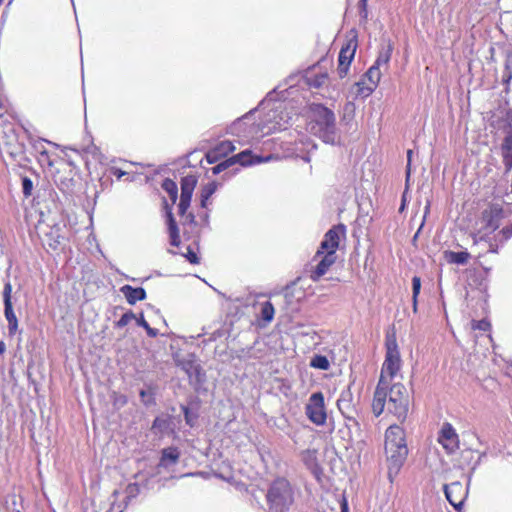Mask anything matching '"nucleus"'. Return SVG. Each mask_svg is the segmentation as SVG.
I'll list each match as a JSON object with an SVG mask.
<instances>
[{"label":"nucleus","mask_w":512,"mask_h":512,"mask_svg":"<svg viewBox=\"0 0 512 512\" xmlns=\"http://www.w3.org/2000/svg\"><path fill=\"white\" fill-rule=\"evenodd\" d=\"M385 344L386 356L372 402V410L377 417L384 411L389 382L397 374L401 366L400 353L395 336L387 335Z\"/></svg>","instance_id":"obj_1"},{"label":"nucleus","mask_w":512,"mask_h":512,"mask_svg":"<svg viewBox=\"0 0 512 512\" xmlns=\"http://www.w3.org/2000/svg\"><path fill=\"white\" fill-rule=\"evenodd\" d=\"M385 453L388 463V477L393 481L408 455L405 432L400 426L391 425L386 430Z\"/></svg>","instance_id":"obj_2"},{"label":"nucleus","mask_w":512,"mask_h":512,"mask_svg":"<svg viewBox=\"0 0 512 512\" xmlns=\"http://www.w3.org/2000/svg\"><path fill=\"white\" fill-rule=\"evenodd\" d=\"M308 129L325 143L335 144L339 140L335 114L322 104L311 105Z\"/></svg>","instance_id":"obj_3"},{"label":"nucleus","mask_w":512,"mask_h":512,"mask_svg":"<svg viewBox=\"0 0 512 512\" xmlns=\"http://www.w3.org/2000/svg\"><path fill=\"white\" fill-rule=\"evenodd\" d=\"M266 498L270 512H287L294 502V492L288 480L278 478L270 485Z\"/></svg>","instance_id":"obj_4"},{"label":"nucleus","mask_w":512,"mask_h":512,"mask_svg":"<svg viewBox=\"0 0 512 512\" xmlns=\"http://www.w3.org/2000/svg\"><path fill=\"white\" fill-rule=\"evenodd\" d=\"M385 406L398 420L404 421L406 419L409 410V396L403 384H389Z\"/></svg>","instance_id":"obj_5"},{"label":"nucleus","mask_w":512,"mask_h":512,"mask_svg":"<svg viewBox=\"0 0 512 512\" xmlns=\"http://www.w3.org/2000/svg\"><path fill=\"white\" fill-rule=\"evenodd\" d=\"M305 414L317 426H322L326 423L327 413L322 392H315L310 395L305 407Z\"/></svg>","instance_id":"obj_6"},{"label":"nucleus","mask_w":512,"mask_h":512,"mask_svg":"<svg viewBox=\"0 0 512 512\" xmlns=\"http://www.w3.org/2000/svg\"><path fill=\"white\" fill-rule=\"evenodd\" d=\"M177 366L187 374L190 384L195 389H198L205 382V372L193 355L177 360Z\"/></svg>","instance_id":"obj_7"},{"label":"nucleus","mask_w":512,"mask_h":512,"mask_svg":"<svg viewBox=\"0 0 512 512\" xmlns=\"http://www.w3.org/2000/svg\"><path fill=\"white\" fill-rule=\"evenodd\" d=\"M288 124L287 114H284L281 104L272 108L261 122V128L264 133H273L275 131L285 130Z\"/></svg>","instance_id":"obj_8"},{"label":"nucleus","mask_w":512,"mask_h":512,"mask_svg":"<svg viewBox=\"0 0 512 512\" xmlns=\"http://www.w3.org/2000/svg\"><path fill=\"white\" fill-rule=\"evenodd\" d=\"M345 232L346 229L343 224H339L329 229L326 232L324 239L322 240L320 247L314 256V259L320 257L322 254H324V252L333 251V254H336L340 239L341 237L345 236Z\"/></svg>","instance_id":"obj_9"},{"label":"nucleus","mask_w":512,"mask_h":512,"mask_svg":"<svg viewBox=\"0 0 512 512\" xmlns=\"http://www.w3.org/2000/svg\"><path fill=\"white\" fill-rule=\"evenodd\" d=\"M444 493L448 502L457 510L461 511L463 503L468 495V489L461 482L455 481L444 485Z\"/></svg>","instance_id":"obj_10"},{"label":"nucleus","mask_w":512,"mask_h":512,"mask_svg":"<svg viewBox=\"0 0 512 512\" xmlns=\"http://www.w3.org/2000/svg\"><path fill=\"white\" fill-rule=\"evenodd\" d=\"M12 285L10 281H7L4 284L3 288V302H4V315L8 322V332L9 335L12 336L16 333L18 329V320L13 310L12 304Z\"/></svg>","instance_id":"obj_11"},{"label":"nucleus","mask_w":512,"mask_h":512,"mask_svg":"<svg viewBox=\"0 0 512 512\" xmlns=\"http://www.w3.org/2000/svg\"><path fill=\"white\" fill-rule=\"evenodd\" d=\"M357 48V41L350 39L347 43L342 46L338 56V68L337 72L340 78H344L349 71L350 64L354 58Z\"/></svg>","instance_id":"obj_12"},{"label":"nucleus","mask_w":512,"mask_h":512,"mask_svg":"<svg viewBox=\"0 0 512 512\" xmlns=\"http://www.w3.org/2000/svg\"><path fill=\"white\" fill-rule=\"evenodd\" d=\"M438 442L448 454H453L459 448V438L455 429L450 423H444L439 435Z\"/></svg>","instance_id":"obj_13"},{"label":"nucleus","mask_w":512,"mask_h":512,"mask_svg":"<svg viewBox=\"0 0 512 512\" xmlns=\"http://www.w3.org/2000/svg\"><path fill=\"white\" fill-rule=\"evenodd\" d=\"M507 117L510 122L500 145V154L506 171H510L512 169V111L507 113Z\"/></svg>","instance_id":"obj_14"},{"label":"nucleus","mask_w":512,"mask_h":512,"mask_svg":"<svg viewBox=\"0 0 512 512\" xmlns=\"http://www.w3.org/2000/svg\"><path fill=\"white\" fill-rule=\"evenodd\" d=\"M381 78V72L378 66L372 65L365 73L362 81L357 83L358 93L363 96H369L377 87Z\"/></svg>","instance_id":"obj_15"},{"label":"nucleus","mask_w":512,"mask_h":512,"mask_svg":"<svg viewBox=\"0 0 512 512\" xmlns=\"http://www.w3.org/2000/svg\"><path fill=\"white\" fill-rule=\"evenodd\" d=\"M337 407L340 413L348 420L358 424L354 418L356 407L350 387L344 389L337 400Z\"/></svg>","instance_id":"obj_16"},{"label":"nucleus","mask_w":512,"mask_h":512,"mask_svg":"<svg viewBox=\"0 0 512 512\" xmlns=\"http://www.w3.org/2000/svg\"><path fill=\"white\" fill-rule=\"evenodd\" d=\"M319 259V262L315 266V268L311 271L310 278L316 282L323 275H325L329 268L336 262V254L331 252H324L320 257H317L315 260Z\"/></svg>","instance_id":"obj_17"},{"label":"nucleus","mask_w":512,"mask_h":512,"mask_svg":"<svg viewBox=\"0 0 512 512\" xmlns=\"http://www.w3.org/2000/svg\"><path fill=\"white\" fill-rule=\"evenodd\" d=\"M235 147L230 141H222L214 149L206 154L209 163L216 162L220 157H226L229 153L234 151Z\"/></svg>","instance_id":"obj_18"},{"label":"nucleus","mask_w":512,"mask_h":512,"mask_svg":"<svg viewBox=\"0 0 512 512\" xmlns=\"http://www.w3.org/2000/svg\"><path fill=\"white\" fill-rule=\"evenodd\" d=\"M120 291L130 305H134L137 301L146 298V291L142 287L135 288L130 285H124L120 288Z\"/></svg>","instance_id":"obj_19"},{"label":"nucleus","mask_w":512,"mask_h":512,"mask_svg":"<svg viewBox=\"0 0 512 512\" xmlns=\"http://www.w3.org/2000/svg\"><path fill=\"white\" fill-rule=\"evenodd\" d=\"M232 164L239 163L242 166L261 163L263 160L258 156H253L250 150H245L237 155L230 157Z\"/></svg>","instance_id":"obj_20"},{"label":"nucleus","mask_w":512,"mask_h":512,"mask_svg":"<svg viewBox=\"0 0 512 512\" xmlns=\"http://www.w3.org/2000/svg\"><path fill=\"white\" fill-rule=\"evenodd\" d=\"M160 466L168 467L169 465L176 464L180 457V452L176 447L164 448L161 453Z\"/></svg>","instance_id":"obj_21"},{"label":"nucleus","mask_w":512,"mask_h":512,"mask_svg":"<svg viewBox=\"0 0 512 512\" xmlns=\"http://www.w3.org/2000/svg\"><path fill=\"white\" fill-rule=\"evenodd\" d=\"M502 216V210L493 208L489 213L484 214V219L486 221V228L491 231H495L500 226V220Z\"/></svg>","instance_id":"obj_22"},{"label":"nucleus","mask_w":512,"mask_h":512,"mask_svg":"<svg viewBox=\"0 0 512 512\" xmlns=\"http://www.w3.org/2000/svg\"><path fill=\"white\" fill-rule=\"evenodd\" d=\"M197 184V179L193 175L185 176L181 179V195L185 198H192L193 191Z\"/></svg>","instance_id":"obj_23"},{"label":"nucleus","mask_w":512,"mask_h":512,"mask_svg":"<svg viewBox=\"0 0 512 512\" xmlns=\"http://www.w3.org/2000/svg\"><path fill=\"white\" fill-rule=\"evenodd\" d=\"M168 218V230L170 235V244L172 246H178L180 244L179 230L176 221L171 211L167 212Z\"/></svg>","instance_id":"obj_24"},{"label":"nucleus","mask_w":512,"mask_h":512,"mask_svg":"<svg viewBox=\"0 0 512 512\" xmlns=\"http://www.w3.org/2000/svg\"><path fill=\"white\" fill-rule=\"evenodd\" d=\"M445 258L448 263L464 265L468 262L470 258V254L466 251L454 252V251H446Z\"/></svg>","instance_id":"obj_25"},{"label":"nucleus","mask_w":512,"mask_h":512,"mask_svg":"<svg viewBox=\"0 0 512 512\" xmlns=\"http://www.w3.org/2000/svg\"><path fill=\"white\" fill-rule=\"evenodd\" d=\"M171 421L168 417H156L152 424V430L158 434H165L170 430Z\"/></svg>","instance_id":"obj_26"},{"label":"nucleus","mask_w":512,"mask_h":512,"mask_svg":"<svg viewBox=\"0 0 512 512\" xmlns=\"http://www.w3.org/2000/svg\"><path fill=\"white\" fill-rule=\"evenodd\" d=\"M392 51H393V46L391 43H388V45L386 47H383L380 50L379 55L374 63V66H378L379 69L381 66H387L390 61Z\"/></svg>","instance_id":"obj_27"},{"label":"nucleus","mask_w":512,"mask_h":512,"mask_svg":"<svg viewBox=\"0 0 512 512\" xmlns=\"http://www.w3.org/2000/svg\"><path fill=\"white\" fill-rule=\"evenodd\" d=\"M162 188L167 192L172 203H175L178 196L177 184L173 180L166 178L162 183Z\"/></svg>","instance_id":"obj_28"},{"label":"nucleus","mask_w":512,"mask_h":512,"mask_svg":"<svg viewBox=\"0 0 512 512\" xmlns=\"http://www.w3.org/2000/svg\"><path fill=\"white\" fill-rule=\"evenodd\" d=\"M310 366L321 370H328L330 367V363L326 356L315 355L311 359Z\"/></svg>","instance_id":"obj_29"},{"label":"nucleus","mask_w":512,"mask_h":512,"mask_svg":"<svg viewBox=\"0 0 512 512\" xmlns=\"http://www.w3.org/2000/svg\"><path fill=\"white\" fill-rule=\"evenodd\" d=\"M217 189V184L215 182H210L205 185L201 191V205L203 207L206 206V201L215 193Z\"/></svg>","instance_id":"obj_30"},{"label":"nucleus","mask_w":512,"mask_h":512,"mask_svg":"<svg viewBox=\"0 0 512 512\" xmlns=\"http://www.w3.org/2000/svg\"><path fill=\"white\" fill-rule=\"evenodd\" d=\"M275 310L271 302L266 301L261 307V318L265 322H271L274 318Z\"/></svg>","instance_id":"obj_31"},{"label":"nucleus","mask_w":512,"mask_h":512,"mask_svg":"<svg viewBox=\"0 0 512 512\" xmlns=\"http://www.w3.org/2000/svg\"><path fill=\"white\" fill-rule=\"evenodd\" d=\"M328 79V75L326 73H321L314 76H307V83L315 88H319L323 86Z\"/></svg>","instance_id":"obj_32"},{"label":"nucleus","mask_w":512,"mask_h":512,"mask_svg":"<svg viewBox=\"0 0 512 512\" xmlns=\"http://www.w3.org/2000/svg\"><path fill=\"white\" fill-rule=\"evenodd\" d=\"M135 321H136L138 326H141V327H143L146 330V332H147L149 337L154 338V337H156L158 335V330L155 329V328L150 327V325L145 320V318L143 317L142 314L140 315L139 318L136 317Z\"/></svg>","instance_id":"obj_33"},{"label":"nucleus","mask_w":512,"mask_h":512,"mask_svg":"<svg viewBox=\"0 0 512 512\" xmlns=\"http://www.w3.org/2000/svg\"><path fill=\"white\" fill-rule=\"evenodd\" d=\"M136 316L132 311H128L124 313L121 318L115 322V327L117 328H123L127 326L132 320H135Z\"/></svg>","instance_id":"obj_34"},{"label":"nucleus","mask_w":512,"mask_h":512,"mask_svg":"<svg viewBox=\"0 0 512 512\" xmlns=\"http://www.w3.org/2000/svg\"><path fill=\"white\" fill-rule=\"evenodd\" d=\"M127 502L137 497L140 493V486L137 483H130L125 489Z\"/></svg>","instance_id":"obj_35"},{"label":"nucleus","mask_w":512,"mask_h":512,"mask_svg":"<svg viewBox=\"0 0 512 512\" xmlns=\"http://www.w3.org/2000/svg\"><path fill=\"white\" fill-rule=\"evenodd\" d=\"M511 80H512V71H511L510 66L508 64H506L504 71H503V75H502V83L506 86L505 87L506 93L509 92V84H510Z\"/></svg>","instance_id":"obj_36"},{"label":"nucleus","mask_w":512,"mask_h":512,"mask_svg":"<svg viewBox=\"0 0 512 512\" xmlns=\"http://www.w3.org/2000/svg\"><path fill=\"white\" fill-rule=\"evenodd\" d=\"M32 190H33L32 180L28 177H23L22 178V192H23L24 196L25 197L31 196Z\"/></svg>","instance_id":"obj_37"},{"label":"nucleus","mask_w":512,"mask_h":512,"mask_svg":"<svg viewBox=\"0 0 512 512\" xmlns=\"http://www.w3.org/2000/svg\"><path fill=\"white\" fill-rule=\"evenodd\" d=\"M10 498L13 511L22 512L24 509L22 505V498L20 496L18 497L15 493L11 494Z\"/></svg>","instance_id":"obj_38"},{"label":"nucleus","mask_w":512,"mask_h":512,"mask_svg":"<svg viewBox=\"0 0 512 512\" xmlns=\"http://www.w3.org/2000/svg\"><path fill=\"white\" fill-rule=\"evenodd\" d=\"M191 198H185L180 196V202L178 205V213L180 216H184L187 212L188 208L190 207Z\"/></svg>","instance_id":"obj_39"},{"label":"nucleus","mask_w":512,"mask_h":512,"mask_svg":"<svg viewBox=\"0 0 512 512\" xmlns=\"http://www.w3.org/2000/svg\"><path fill=\"white\" fill-rule=\"evenodd\" d=\"M421 290V279L418 276L412 278V299L418 298Z\"/></svg>","instance_id":"obj_40"},{"label":"nucleus","mask_w":512,"mask_h":512,"mask_svg":"<svg viewBox=\"0 0 512 512\" xmlns=\"http://www.w3.org/2000/svg\"><path fill=\"white\" fill-rule=\"evenodd\" d=\"M231 165H232V161H231V159H230V158H229V159H226V160H224V161L220 162L219 164H217L216 166H214V167L212 168V172H213V174H215V175H216V174H219L220 172H222L223 170L227 169V168H228L229 166H231Z\"/></svg>","instance_id":"obj_41"},{"label":"nucleus","mask_w":512,"mask_h":512,"mask_svg":"<svg viewBox=\"0 0 512 512\" xmlns=\"http://www.w3.org/2000/svg\"><path fill=\"white\" fill-rule=\"evenodd\" d=\"M472 328L481 331H487L490 329V323L486 320L474 321Z\"/></svg>","instance_id":"obj_42"},{"label":"nucleus","mask_w":512,"mask_h":512,"mask_svg":"<svg viewBox=\"0 0 512 512\" xmlns=\"http://www.w3.org/2000/svg\"><path fill=\"white\" fill-rule=\"evenodd\" d=\"M499 234L502 235L501 242L507 241L512 236V224L510 226L504 227Z\"/></svg>","instance_id":"obj_43"},{"label":"nucleus","mask_w":512,"mask_h":512,"mask_svg":"<svg viewBox=\"0 0 512 512\" xmlns=\"http://www.w3.org/2000/svg\"><path fill=\"white\" fill-rule=\"evenodd\" d=\"M185 257L188 259V261L192 264H197L199 263V259L196 255L195 252H193L190 248H188V252L187 254L185 255Z\"/></svg>","instance_id":"obj_44"},{"label":"nucleus","mask_w":512,"mask_h":512,"mask_svg":"<svg viewBox=\"0 0 512 512\" xmlns=\"http://www.w3.org/2000/svg\"><path fill=\"white\" fill-rule=\"evenodd\" d=\"M412 154H413L412 150H408L407 151V166H406V178H407V180L409 179L410 173H411Z\"/></svg>","instance_id":"obj_45"},{"label":"nucleus","mask_w":512,"mask_h":512,"mask_svg":"<svg viewBox=\"0 0 512 512\" xmlns=\"http://www.w3.org/2000/svg\"><path fill=\"white\" fill-rule=\"evenodd\" d=\"M111 171L112 174L117 177V179H121L124 175H126V172L119 168H112Z\"/></svg>","instance_id":"obj_46"},{"label":"nucleus","mask_w":512,"mask_h":512,"mask_svg":"<svg viewBox=\"0 0 512 512\" xmlns=\"http://www.w3.org/2000/svg\"><path fill=\"white\" fill-rule=\"evenodd\" d=\"M412 307H413V312L416 313L417 307H418V298L412 299Z\"/></svg>","instance_id":"obj_47"},{"label":"nucleus","mask_w":512,"mask_h":512,"mask_svg":"<svg viewBox=\"0 0 512 512\" xmlns=\"http://www.w3.org/2000/svg\"><path fill=\"white\" fill-rule=\"evenodd\" d=\"M184 415H185V419H186V422L188 424H190V416H189V410L187 407L184 408Z\"/></svg>","instance_id":"obj_48"},{"label":"nucleus","mask_w":512,"mask_h":512,"mask_svg":"<svg viewBox=\"0 0 512 512\" xmlns=\"http://www.w3.org/2000/svg\"><path fill=\"white\" fill-rule=\"evenodd\" d=\"M341 512H348V504L345 500L341 504Z\"/></svg>","instance_id":"obj_49"},{"label":"nucleus","mask_w":512,"mask_h":512,"mask_svg":"<svg viewBox=\"0 0 512 512\" xmlns=\"http://www.w3.org/2000/svg\"><path fill=\"white\" fill-rule=\"evenodd\" d=\"M6 111H7L6 107L0 103V117L4 116Z\"/></svg>","instance_id":"obj_50"},{"label":"nucleus","mask_w":512,"mask_h":512,"mask_svg":"<svg viewBox=\"0 0 512 512\" xmlns=\"http://www.w3.org/2000/svg\"><path fill=\"white\" fill-rule=\"evenodd\" d=\"M6 350V346L4 342H0V355H2Z\"/></svg>","instance_id":"obj_51"},{"label":"nucleus","mask_w":512,"mask_h":512,"mask_svg":"<svg viewBox=\"0 0 512 512\" xmlns=\"http://www.w3.org/2000/svg\"><path fill=\"white\" fill-rule=\"evenodd\" d=\"M147 395V392L145 390H141L140 391V397L144 400V398L146 397Z\"/></svg>","instance_id":"obj_52"},{"label":"nucleus","mask_w":512,"mask_h":512,"mask_svg":"<svg viewBox=\"0 0 512 512\" xmlns=\"http://www.w3.org/2000/svg\"><path fill=\"white\" fill-rule=\"evenodd\" d=\"M366 1L367 0H360L359 1V4L363 7V9H365V7H366Z\"/></svg>","instance_id":"obj_53"},{"label":"nucleus","mask_w":512,"mask_h":512,"mask_svg":"<svg viewBox=\"0 0 512 512\" xmlns=\"http://www.w3.org/2000/svg\"><path fill=\"white\" fill-rule=\"evenodd\" d=\"M422 226H423V223L421 224L420 228L418 229V231H417V232H416V234L414 235V238H413L414 240L418 237V235H419V233H420V230H421Z\"/></svg>","instance_id":"obj_54"},{"label":"nucleus","mask_w":512,"mask_h":512,"mask_svg":"<svg viewBox=\"0 0 512 512\" xmlns=\"http://www.w3.org/2000/svg\"><path fill=\"white\" fill-rule=\"evenodd\" d=\"M490 251L491 252H497V249L496 248H493L492 245L490 246Z\"/></svg>","instance_id":"obj_55"},{"label":"nucleus","mask_w":512,"mask_h":512,"mask_svg":"<svg viewBox=\"0 0 512 512\" xmlns=\"http://www.w3.org/2000/svg\"><path fill=\"white\" fill-rule=\"evenodd\" d=\"M118 493H119V492H118V490H115V491L113 492V497H117Z\"/></svg>","instance_id":"obj_56"},{"label":"nucleus","mask_w":512,"mask_h":512,"mask_svg":"<svg viewBox=\"0 0 512 512\" xmlns=\"http://www.w3.org/2000/svg\"><path fill=\"white\" fill-rule=\"evenodd\" d=\"M240 125H241V121H238V123H235L234 126L236 127V126H240Z\"/></svg>","instance_id":"obj_57"},{"label":"nucleus","mask_w":512,"mask_h":512,"mask_svg":"<svg viewBox=\"0 0 512 512\" xmlns=\"http://www.w3.org/2000/svg\"><path fill=\"white\" fill-rule=\"evenodd\" d=\"M188 217L192 220L193 219V215L192 214H189Z\"/></svg>","instance_id":"obj_58"},{"label":"nucleus","mask_w":512,"mask_h":512,"mask_svg":"<svg viewBox=\"0 0 512 512\" xmlns=\"http://www.w3.org/2000/svg\"><path fill=\"white\" fill-rule=\"evenodd\" d=\"M42 155H47L46 151L41 152Z\"/></svg>","instance_id":"obj_59"}]
</instances>
